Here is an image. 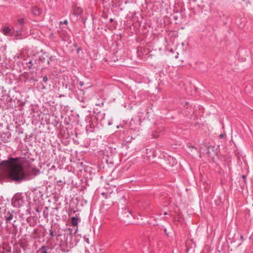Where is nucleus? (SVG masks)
Here are the masks:
<instances>
[{"mask_svg":"<svg viewBox=\"0 0 253 253\" xmlns=\"http://www.w3.org/2000/svg\"><path fill=\"white\" fill-rule=\"evenodd\" d=\"M189 147L190 148H194V147L193 146H192V145H190L189 146Z\"/></svg>","mask_w":253,"mask_h":253,"instance_id":"obj_21","label":"nucleus"},{"mask_svg":"<svg viewBox=\"0 0 253 253\" xmlns=\"http://www.w3.org/2000/svg\"><path fill=\"white\" fill-rule=\"evenodd\" d=\"M62 182V181L61 180H59V183H61V182Z\"/></svg>","mask_w":253,"mask_h":253,"instance_id":"obj_28","label":"nucleus"},{"mask_svg":"<svg viewBox=\"0 0 253 253\" xmlns=\"http://www.w3.org/2000/svg\"><path fill=\"white\" fill-rule=\"evenodd\" d=\"M52 60V56H50L49 57V59H48L47 60V62H46V65H47L48 66H49L50 65V61H51Z\"/></svg>","mask_w":253,"mask_h":253,"instance_id":"obj_14","label":"nucleus"},{"mask_svg":"<svg viewBox=\"0 0 253 253\" xmlns=\"http://www.w3.org/2000/svg\"><path fill=\"white\" fill-rule=\"evenodd\" d=\"M32 12L33 14H34L35 15L38 16L41 14V10L38 7L35 6V7H33V8L32 9Z\"/></svg>","mask_w":253,"mask_h":253,"instance_id":"obj_8","label":"nucleus"},{"mask_svg":"<svg viewBox=\"0 0 253 253\" xmlns=\"http://www.w3.org/2000/svg\"><path fill=\"white\" fill-rule=\"evenodd\" d=\"M11 31V29L9 27H5L1 30V32L5 36H8Z\"/></svg>","mask_w":253,"mask_h":253,"instance_id":"obj_7","label":"nucleus"},{"mask_svg":"<svg viewBox=\"0 0 253 253\" xmlns=\"http://www.w3.org/2000/svg\"><path fill=\"white\" fill-rule=\"evenodd\" d=\"M83 12L82 9L79 7H75L73 9V14L75 16H79Z\"/></svg>","mask_w":253,"mask_h":253,"instance_id":"obj_6","label":"nucleus"},{"mask_svg":"<svg viewBox=\"0 0 253 253\" xmlns=\"http://www.w3.org/2000/svg\"><path fill=\"white\" fill-rule=\"evenodd\" d=\"M164 215H166L167 214V212H165L164 213Z\"/></svg>","mask_w":253,"mask_h":253,"instance_id":"obj_26","label":"nucleus"},{"mask_svg":"<svg viewBox=\"0 0 253 253\" xmlns=\"http://www.w3.org/2000/svg\"><path fill=\"white\" fill-rule=\"evenodd\" d=\"M84 82H82V81H80V82H79V85H80L81 86H83V85H84Z\"/></svg>","mask_w":253,"mask_h":253,"instance_id":"obj_18","label":"nucleus"},{"mask_svg":"<svg viewBox=\"0 0 253 253\" xmlns=\"http://www.w3.org/2000/svg\"><path fill=\"white\" fill-rule=\"evenodd\" d=\"M49 233H50V235L51 236V237H54V236H56V233H55L52 229V228H51L49 230Z\"/></svg>","mask_w":253,"mask_h":253,"instance_id":"obj_12","label":"nucleus"},{"mask_svg":"<svg viewBox=\"0 0 253 253\" xmlns=\"http://www.w3.org/2000/svg\"><path fill=\"white\" fill-rule=\"evenodd\" d=\"M24 23V19L23 18H20L18 20V24L22 25Z\"/></svg>","mask_w":253,"mask_h":253,"instance_id":"obj_13","label":"nucleus"},{"mask_svg":"<svg viewBox=\"0 0 253 253\" xmlns=\"http://www.w3.org/2000/svg\"><path fill=\"white\" fill-rule=\"evenodd\" d=\"M223 136H224V135H223V134H220V138H222V137H223Z\"/></svg>","mask_w":253,"mask_h":253,"instance_id":"obj_24","label":"nucleus"},{"mask_svg":"<svg viewBox=\"0 0 253 253\" xmlns=\"http://www.w3.org/2000/svg\"><path fill=\"white\" fill-rule=\"evenodd\" d=\"M165 233L167 234V230L166 229H165Z\"/></svg>","mask_w":253,"mask_h":253,"instance_id":"obj_27","label":"nucleus"},{"mask_svg":"<svg viewBox=\"0 0 253 253\" xmlns=\"http://www.w3.org/2000/svg\"><path fill=\"white\" fill-rule=\"evenodd\" d=\"M41 84H42V89H44L45 88V86L42 83H41Z\"/></svg>","mask_w":253,"mask_h":253,"instance_id":"obj_19","label":"nucleus"},{"mask_svg":"<svg viewBox=\"0 0 253 253\" xmlns=\"http://www.w3.org/2000/svg\"><path fill=\"white\" fill-rule=\"evenodd\" d=\"M174 19H175V20H176V19H177L176 17H174Z\"/></svg>","mask_w":253,"mask_h":253,"instance_id":"obj_29","label":"nucleus"},{"mask_svg":"<svg viewBox=\"0 0 253 253\" xmlns=\"http://www.w3.org/2000/svg\"><path fill=\"white\" fill-rule=\"evenodd\" d=\"M10 137L11 134L9 132L4 133L1 134L2 140L4 143L9 142Z\"/></svg>","mask_w":253,"mask_h":253,"instance_id":"obj_4","label":"nucleus"},{"mask_svg":"<svg viewBox=\"0 0 253 253\" xmlns=\"http://www.w3.org/2000/svg\"><path fill=\"white\" fill-rule=\"evenodd\" d=\"M48 81V78L46 76H44L43 77V82L44 83H46Z\"/></svg>","mask_w":253,"mask_h":253,"instance_id":"obj_15","label":"nucleus"},{"mask_svg":"<svg viewBox=\"0 0 253 253\" xmlns=\"http://www.w3.org/2000/svg\"><path fill=\"white\" fill-rule=\"evenodd\" d=\"M56 233V236L57 238L61 236V235H62L61 233L60 232H58V231L57 233Z\"/></svg>","mask_w":253,"mask_h":253,"instance_id":"obj_17","label":"nucleus"},{"mask_svg":"<svg viewBox=\"0 0 253 253\" xmlns=\"http://www.w3.org/2000/svg\"><path fill=\"white\" fill-rule=\"evenodd\" d=\"M80 219L77 217H72L71 218V224L73 226H77Z\"/></svg>","mask_w":253,"mask_h":253,"instance_id":"obj_9","label":"nucleus"},{"mask_svg":"<svg viewBox=\"0 0 253 253\" xmlns=\"http://www.w3.org/2000/svg\"><path fill=\"white\" fill-rule=\"evenodd\" d=\"M47 247L45 246H42L37 251V253H48L47 252Z\"/></svg>","mask_w":253,"mask_h":253,"instance_id":"obj_10","label":"nucleus"},{"mask_svg":"<svg viewBox=\"0 0 253 253\" xmlns=\"http://www.w3.org/2000/svg\"><path fill=\"white\" fill-rule=\"evenodd\" d=\"M13 218V214L11 213L9 216L6 217V223L9 222Z\"/></svg>","mask_w":253,"mask_h":253,"instance_id":"obj_11","label":"nucleus"},{"mask_svg":"<svg viewBox=\"0 0 253 253\" xmlns=\"http://www.w3.org/2000/svg\"><path fill=\"white\" fill-rule=\"evenodd\" d=\"M85 242L87 243H89V239H86L85 240Z\"/></svg>","mask_w":253,"mask_h":253,"instance_id":"obj_20","label":"nucleus"},{"mask_svg":"<svg viewBox=\"0 0 253 253\" xmlns=\"http://www.w3.org/2000/svg\"><path fill=\"white\" fill-rule=\"evenodd\" d=\"M30 209H27V212H28V213H30Z\"/></svg>","mask_w":253,"mask_h":253,"instance_id":"obj_22","label":"nucleus"},{"mask_svg":"<svg viewBox=\"0 0 253 253\" xmlns=\"http://www.w3.org/2000/svg\"><path fill=\"white\" fill-rule=\"evenodd\" d=\"M26 202V198L21 194H16L13 199V205L15 207L20 208Z\"/></svg>","mask_w":253,"mask_h":253,"instance_id":"obj_1","label":"nucleus"},{"mask_svg":"<svg viewBox=\"0 0 253 253\" xmlns=\"http://www.w3.org/2000/svg\"><path fill=\"white\" fill-rule=\"evenodd\" d=\"M66 24L67 25L68 24V21L67 20H64L63 22H60V24Z\"/></svg>","mask_w":253,"mask_h":253,"instance_id":"obj_16","label":"nucleus"},{"mask_svg":"<svg viewBox=\"0 0 253 253\" xmlns=\"http://www.w3.org/2000/svg\"><path fill=\"white\" fill-rule=\"evenodd\" d=\"M242 177H243V178H244V179H246V177H245V175H243V176H242Z\"/></svg>","mask_w":253,"mask_h":253,"instance_id":"obj_25","label":"nucleus"},{"mask_svg":"<svg viewBox=\"0 0 253 253\" xmlns=\"http://www.w3.org/2000/svg\"><path fill=\"white\" fill-rule=\"evenodd\" d=\"M0 212H3V213L0 214L1 217L6 220V217L9 216V215L11 213L9 211H6L5 209H1L0 208Z\"/></svg>","mask_w":253,"mask_h":253,"instance_id":"obj_5","label":"nucleus"},{"mask_svg":"<svg viewBox=\"0 0 253 253\" xmlns=\"http://www.w3.org/2000/svg\"><path fill=\"white\" fill-rule=\"evenodd\" d=\"M26 68H28L29 69H34L36 67V65H38V63L37 60H30L27 61L26 63Z\"/></svg>","mask_w":253,"mask_h":253,"instance_id":"obj_2","label":"nucleus"},{"mask_svg":"<svg viewBox=\"0 0 253 253\" xmlns=\"http://www.w3.org/2000/svg\"><path fill=\"white\" fill-rule=\"evenodd\" d=\"M47 53L46 52H44L42 56H40L39 57V59L38 60H37L38 64H44L45 62L46 58H47Z\"/></svg>","mask_w":253,"mask_h":253,"instance_id":"obj_3","label":"nucleus"},{"mask_svg":"<svg viewBox=\"0 0 253 253\" xmlns=\"http://www.w3.org/2000/svg\"><path fill=\"white\" fill-rule=\"evenodd\" d=\"M102 209L103 210H104V209H105V205H103L102 206Z\"/></svg>","mask_w":253,"mask_h":253,"instance_id":"obj_23","label":"nucleus"}]
</instances>
